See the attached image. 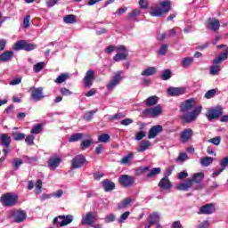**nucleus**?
I'll return each mask as SVG.
<instances>
[{"label":"nucleus","mask_w":228,"mask_h":228,"mask_svg":"<svg viewBox=\"0 0 228 228\" xmlns=\"http://www.w3.org/2000/svg\"><path fill=\"white\" fill-rule=\"evenodd\" d=\"M172 2L169 0H164L159 3V5L152 8L151 12V17H161L163 13H168L170 12V6Z\"/></svg>","instance_id":"1"},{"label":"nucleus","mask_w":228,"mask_h":228,"mask_svg":"<svg viewBox=\"0 0 228 228\" xmlns=\"http://www.w3.org/2000/svg\"><path fill=\"white\" fill-rule=\"evenodd\" d=\"M17 200H19V196L15 193L7 192L1 196L0 202L3 206H6L7 208H12V206H15L17 204Z\"/></svg>","instance_id":"2"},{"label":"nucleus","mask_w":228,"mask_h":228,"mask_svg":"<svg viewBox=\"0 0 228 228\" xmlns=\"http://www.w3.org/2000/svg\"><path fill=\"white\" fill-rule=\"evenodd\" d=\"M202 113V106L196 107L191 112H183L182 117L183 120L187 123L195 122L197 120V117Z\"/></svg>","instance_id":"3"},{"label":"nucleus","mask_w":228,"mask_h":228,"mask_svg":"<svg viewBox=\"0 0 228 228\" xmlns=\"http://www.w3.org/2000/svg\"><path fill=\"white\" fill-rule=\"evenodd\" d=\"M27 215L24 210H10L7 214V218H12L16 224H20L26 220Z\"/></svg>","instance_id":"4"},{"label":"nucleus","mask_w":228,"mask_h":228,"mask_svg":"<svg viewBox=\"0 0 228 228\" xmlns=\"http://www.w3.org/2000/svg\"><path fill=\"white\" fill-rule=\"evenodd\" d=\"M74 222V216L67 215V216H59L53 219L54 225H59L60 227H65V225H69Z\"/></svg>","instance_id":"5"},{"label":"nucleus","mask_w":228,"mask_h":228,"mask_svg":"<svg viewBox=\"0 0 228 228\" xmlns=\"http://www.w3.org/2000/svg\"><path fill=\"white\" fill-rule=\"evenodd\" d=\"M122 74H124V71L120 70L114 74L110 81L107 84V90L109 92H111L114 88L118 86L120 81H122Z\"/></svg>","instance_id":"6"},{"label":"nucleus","mask_w":228,"mask_h":228,"mask_svg":"<svg viewBox=\"0 0 228 228\" xmlns=\"http://www.w3.org/2000/svg\"><path fill=\"white\" fill-rule=\"evenodd\" d=\"M116 50L118 51L113 60L114 61H122V60H126L127 56L129 55V53L127 52V49L125 45H118L116 46Z\"/></svg>","instance_id":"7"},{"label":"nucleus","mask_w":228,"mask_h":228,"mask_svg":"<svg viewBox=\"0 0 228 228\" xmlns=\"http://www.w3.org/2000/svg\"><path fill=\"white\" fill-rule=\"evenodd\" d=\"M163 113V109L161 105H157L153 108L146 109L142 111L143 115L152 117V118H156V117H159Z\"/></svg>","instance_id":"8"},{"label":"nucleus","mask_w":228,"mask_h":228,"mask_svg":"<svg viewBox=\"0 0 228 228\" xmlns=\"http://www.w3.org/2000/svg\"><path fill=\"white\" fill-rule=\"evenodd\" d=\"M31 91V96L30 98L35 102H38V101H42L44 99V88L42 87H32L30 89Z\"/></svg>","instance_id":"9"},{"label":"nucleus","mask_w":228,"mask_h":228,"mask_svg":"<svg viewBox=\"0 0 228 228\" xmlns=\"http://www.w3.org/2000/svg\"><path fill=\"white\" fill-rule=\"evenodd\" d=\"M85 163H86V158H85V156H83L81 154L77 155L71 160V167L74 169L81 168V167H83V165H85Z\"/></svg>","instance_id":"10"},{"label":"nucleus","mask_w":228,"mask_h":228,"mask_svg":"<svg viewBox=\"0 0 228 228\" xmlns=\"http://www.w3.org/2000/svg\"><path fill=\"white\" fill-rule=\"evenodd\" d=\"M216 211L213 203L203 205L200 208L198 215H213Z\"/></svg>","instance_id":"11"},{"label":"nucleus","mask_w":228,"mask_h":228,"mask_svg":"<svg viewBox=\"0 0 228 228\" xmlns=\"http://www.w3.org/2000/svg\"><path fill=\"white\" fill-rule=\"evenodd\" d=\"M118 181L120 185L124 186L125 188H129V186L134 184V178L127 175H123L119 176Z\"/></svg>","instance_id":"12"},{"label":"nucleus","mask_w":228,"mask_h":228,"mask_svg":"<svg viewBox=\"0 0 228 228\" xmlns=\"http://www.w3.org/2000/svg\"><path fill=\"white\" fill-rule=\"evenodd\" d=\"M95 77V72L92 69L86 71V76L84 77V84L86 88H90L94 85V79Z\"/></svg>","instance_id":"13"},{"label":"nucleus","mask_w":228,"mask_h":228,"mask_svg":"<svg viewBox=\"0 0 228 228\" xmlns=\"http://www.w3.org/2000/svg\"><path fill=\"white\" fill-rule=\"evenodd\" d=\"M195 99L186 100L181 105V111L183 113H188V111H191V110H193V108H195Z\"/></svg>","instance_id":"14"},{"label":"nucleus","mask_w":228,"mask_h":228,"mask_svg":"<svg viewBox=\"0 0 228 228\" xmlns=\"http://www.w3.org/2000/svg\"><path fill=\"white\" fill-rule=\"evenodd\" d=\"M167 94L171 97H177L179 95H184V94H186V88L185 87H169L167 89Z\"/></svg>","instance_id":"15"},{"label":"nucleus","mask_w":228,"mask_h":228,"mask_svg":"<svg viewBox=\"0 0 228 228\" xmlns=\"http://www.w3.org/2000/svg\"><path fill=\"white\" fill-rule=\"evenodd\" d=\"M207 28L210 31H218L220 29V21L215 18H210L207 21Z\"/></svg>","instance_id":"16"},{"label":"nucleus","mask_w":228,"mask_h":228,"mask_svg":"<svg viewBox=\"0 0 228 228\" xmlns=\"http://www.w3.org/2000/svg\"><path fill=\"white\" fill-rule=\"evenodd\" d=\"M94 222L95 216L92 212L86 213L85 216H83L81 220L82 225H93Z\"/></svg>","instance_id":"17"},{"label":"nucleus","mask_w":228,"mask_h":228,"mask_svg":"<svg viewBox=\"0 0 228 228\" xmlns=\"http://www.w3.org/2000/svg\"><path fill=\"white\" fill-rule=\"evenodd\" d=\"M222 116V109L221 108H215L208 110L207 113V118L208 120H215V118H218V117Z\"/></svg>","instance_id":"18"},{"label":"nucleus","mask_w":228,"mask_h":228,"mask_svg":"<svg viewBox=\"0 0 228 228\" xmlns=\"http://www.w3.org/2000/svg\"><path fill=\"white\" fill-rule=\"evenodd\" d=\"M60 163H61V158L53 156L48 160V167L50 170H56L60 167Z\"/></svg>","instance_id":"19"},{"label":"nucleus","mask_w":228,"mask_h":228,"mask_svg":"<svg viewBox=\"0 0 228 228\" xmlns=\"http://www.w3.org/2000/svg\"><path fill=\"white\" fill-rule=\"evenodd\" d=\"M161 131H163V126L161 125L153 126L149 131L148 138L150 140H152V138H156L157 135L161 133Z\"/></svg>","instance_id":"20"},{"label":"nucleus","mask_w":228,"mask_h":228,"mask_svg":"<svg viewBox=\"0 0 228 228\" xmlns=\"http://www.w3.org/2000/svg\"><path fill=\"white\" fill-rule=\"evenodd\" d=\"M193 136V130L191 128H186L181 133V142L182 143H186V142H190Z\"/></svg>","instance_id":"21"},{"label":"nucleus","mask_w":228,"mask_h":228,"mask_svg":"<svg viewBox=\"0 0 228 228\" xmlns=\"http://www.w3.org/2000/svg\"><path fill=\"white\" fill-rule=\"evenodd\" d=\"M159 224V214L153 213L149 216V225H146L145 228H151L152 225H158Z\"/></svg>","instance_id":"22"},{"label":"nucleus","mask_w":228,"mask_h":228,"mask_svg":"<svg viewBox=\"0 0 228 228\" xmlns=\"http://www.w3.org/2000/svg\"><path fill=\"white\" fill-rule=\"evenodd\" d=\"M159 187L161 190H170L172 188V183H170V179L168 177L164 176L159 183Z\"/></svg>","instance_id":"23"},{"label":"nucleus","mask_w":228,"mask_h":228,"mask_svg":"<svg viewBox=\"0 0 228 228\" xmlns=\"http://www.w3.org/2000/svg\"><path fill=\"white\" fill-rule=\"evenodd\" d=\"M191 186H193V183H191V179H188L185 183H178L176 185V190H180L181 191H188Z\"/></svg>","instance_id":"24"},{"label":"nucleus","mask_w":228,"mask_h":228,"mask_svg":"<svg viewBox=\"0 0 228 228\" xmlns=\"http://www.w3.org/2000/svg\"><path fill=\"white\" fill-rule=\"evenodd\" d=\"M0 142L1 145H3L4 147H10V144L12 143V137H10L6 134H1Z\"/></svg>","instance_id":"25"},{"label":"nucleus","mask_w":228,"mask_h":228,"mask_svg":"<svg viewBox=\"0 0 228 228\" xmlns=\"http://www.w3.org/2000/svg\"><path fill=\"white\" fill-rule=\"evenodd\" d=\"M13 58V52L6 51L0 54V61L3 63H6V61H10Z\"/></svg>","instance_id":"26"},{"label":"nucleus","mask_w":228,"mask_h":228,"mask_svg":"<svg viewBox=\"0 0 228 228\" xmlns=\"http://www.w3.org/2000/svg\"><path fill=\"white\" fill-rule=\"evenodd\" d=\"M84 138H86V140L82 141L80 144L82 151H85V149H88V147L92 145V142H94L92 137H90V135L88 134L84 135Z\"/></svg>","instance_id":"27"},{"label":"nucleus","mask_w":228,"mask_h":228,"mask_svg":"<svg viewBox=\"0 0 228 228\" xmlns=\"http://www.w3.org/2000/svg\"><path fill=\"white\" fill-rule=\"evenodd\" d=\"M156 72H158V69H156V67H148L142 71L141 76H154Z\"/></svg>","instance_id":"28"},{"label":"nucleus","mask_w":228,"mask_h":228,"mask_svg":"<svg viewBox=\"0 0 228 228\" xmlns=\"http://www.w3.org/2000/svg\"><path fill=\"white\" fill-rule=\"evenodd\" d=\"M133 158H134V153L129 152L127 155L124 156L122 159L119 161L120 165H129L131 163Z\"/></svg>","instance_id":"29"},{"label":"nucleus","mask_w":228,"mask_h":228,"mask_svg":"<svg viewBox=\"0 0 228 228\" xmlns=\"http://www.w3.org/2000/svg\"><path fill=\"white\" fill-rule=\"evenodd\" d=\"M151 147V141H142L137 148V152H145Z\"/></svg>","instance_id":"30"},{"label":"nucleus","mask_w":228,"mask_h":228,"mask_svg":"<svg viewBox=\"0 0 228 228\" xmlns=\"http://www.w3.org/2000/svg\"><path fill=\"white\" fill-rule=\"evenodd\" d=\"M159 101V98L158 96H150L144 101V102L147 106H156Z\"/></svg>","instance_id":"31"},{"label":"nucleus","mask_w":228,"mask_h":228,"mask_svg":"<svg viewBox=\"0 0 228 228\" xmlns=\"http://www.w3.org/2000/svg\"><path fill=\"white\" fill-rule=\"evenodd\" d=\"M102 184L105 191H111V190H115V183L110 180H104Z\"/></svg>","instance_id":"32"},{"label":"nucleus","mask_w":228,"mask_h":228,"mask_svg":"<svg viewBox=\"0 0 228 228\" xmlns=\"http://www.w3.org/2000/svg\"><path fill=\"white\" fill-rule=\"evenodd\" d=\"M193 63V57H184L181 61V65L183 69H188V67L191 66Z\"/></svg>","instance_id":"33"},{"label":"nucleus","mask_w":228,"mask_h":228,"mask_svg":"<svg viewBox=\"0 0 228 228\" xmlns=\"http://www.w3.org/2000/svg\"><path fill=\"white\" fill-rule=\"evenodd\" d=\"M205 177L204 173H196L192 175V178L191 179V183H196L197 184L200 183Z\"/></svg>","instance_id":"34"},{"label":"nucleus","mask_w":228,"mask_h":228,"mask_svg":"<svg viewBox=\"0 0 228 228\" xmlns=\"http://www.w3.org/2000/svg\"><path fill=\"white\" fill-rule=\"evenodd\" d=\"M133 202V200L131 198H126L123 200L118 205V209H126V208H128L129 204Z\"/></svg>","instance_id":"35"},{"label":"nucleus","mask_w":228,"mask_h":228,"mask_svg":"<svg viewBox=\"0 0 228 228\" xmlns=\"http://www.w3.org/2000/svg\"><path fill=\"white\" fill-rule=\"evenodd\" d=\"M228 55L225 53H221L219 56L214 59V63L215 65H218L222 63V61H225L227 60Z\"/></svg>","instance_id":"36"},{"label":"nucleus","mask_w":228,"mask_h":228,"mask_svg":"<svg viewBox=\"0 0 228 228\" xmlns=\"http://www.w3.org/2000/svg\"><path fill=\"white\" fill-rule=\"evenodd\" d=\"M86 134L83 133H77L75 134H72L70 138L69 139V142H79V140H82V138H85Z\"/></svg>","instance_id":"37"},{"label":"nucleus","mask_w":228,"mask_h":228,"mask_svg":"<svg viewBox=\"0 0 228 228\" xmlns=\"http://www.w3.org/2000/svg\"><path fill=\"white\" fill-rule=\"evenodd\" d=\"M63 21L65 24H74L76 22V15L74 14H69L64 16Z\"/></svg>","instance_id":"38"},{"label":"nucleus","mask_w":228,"mask_h":228,"mask_svg":"<svg viewBox=\"0 0 228 228\" xmlns=\"http://www.w3.org/2000/svg\"><path fill=\"white\" fill-rule=\"evenodd\" d=\"M201 167H209L213 163V158L211 157H205L200 159Z\"/></svg>","instance_id":"39"},{"label":"nucleus","mask_w":228,"mask_h":228,"mask_svg":"<svg viewBox=\"0 0 228 228\" xmlns=\"http://www.w3.org/2000/svg\"><path fill=\"white\" fill-rule=\"evenodd\" d=\"M24 40H20L16 42L12 46L13 51H24Z\"/></svg>","instance_id":"40"},{"label":"nucleus","mask_w":228,"mask_h":228,"mask_svg":"<svg viewBox=\"0 0 228 228\" xmlns=\"http://www.w3.org/2000/svg\"><path fill=\"white\" fill-rule=\"evenodd\" d=\"M97 113V110H90L85 113L84 115V120H86L87 122H90L92 118H94V115Z\"/></svg>","instance_id":"41"},{"label":"nucleus","mask_w":228,"mask_h":228,"mask_svg":"<svg viewBox=\"0 0 228 228\" xmlns=\"http://www.w3.org/2000/svg\"><path fill=\"white\" fill-rule=\"evenodd\" d=\"M69 77V74H61L55 79V83H57V85H61V83H65Z\"/></svg>","instance_id":"42"},{"label":"nucleus","mask_w":228,"mask_h":228,"mask_svg":"<svg viewBox=\"0 0 228 228\" xmlns=\"http://www.w3.org/2000/svg\"><path fill=\"white\" fill-rule=\"evenodd\" d=\"M110 134H102L98 136V142H100L102 143H108V142H110Z\"/></svg>","instance_id":"43"},{"label":"nucleus","mask_w":228,"mask_h":228,"mask_svg":"<svg viewBox=\"0 0 228 228\" xmlns=\"http://www.w3.org/2000/svg\"><path fill=\"white\" fill-rule=\"evenodd\" d=\"M30 133L32 134H40V133H42V125L40 124L34 125Z\"/></svg>","instance_id":"44"},{"label":"nucleus","mask_w":228,"mask_h":228,"mask_svg":"<svg viewBox=\"0 0 228 228\" xmlns=\"http://www.w3.org/2000/svg\"><path fill=\"white\" fill-rule=\"evenodd\" d=\"M12 138L15 142H20L26 138V134L21 133H12Z\"/></svg>","instance_id":"45"},{"label":"nucleus","mask_w":228,"mask_h":228,"mask_svg":"<svg viewBox=\"0 0 228 228\" xmlns=\"http://www.w3.org/2000/svg\"><path fill=\"white\" fill-rule=\"evenodd\" d=\"M158 174H161V168L154 167L147 174V177H154V175H158Z\"/></svg>","instance_id":"46"},{"label":"nucleus","mask_w":228,"mask_h":228,"mask_svg":"<svg viewBox=\"0 0 228 228\" xmlns=\"http://www.w3.org/2000/svg\"><path fill=\"white\" fill-rule=\"evenodd\" d=\"M161 77L164 81H168V79L172 77V71H170V69H165L162 72Z\"/></svg>","instance_id":"47"},{"label":"nucleus","mask_w":228,"mask_h":228,"mask_svg":"<svg viewBox=\"0 0 228 228\" xmlns=\"http://www.w3.org/2000/svg\"><path fill=\"white\" fill-rule=\"evenodd\" d=\"M34 49H37V45L25 41L23 51H34Z\"/></svg>","instance_id":"48"},{"label":"nucleus","mask_w":228,"mask_h":228,"mask_svg":"<svg viewBox=\"0 0 228 228\" xmlns=\"http://www.w3.org/2000/svg\"><path fill=\"white\" fill-rule=\"evenodd\" d=\"M22 165V159H14L12 161V168L13 170H19V167Z\"/></svg>","instance_id":"49"},{"label":"nucleus","mask_w":228,"mask_h":228,"mask_svg":"<svg viewBox=\"0 0 228 228\" xmlns=\"http://www.w3.org/2000/svg\"><path fill=\"white\" fill-rule=\"evenodd\" d=\"M44 67H45V62H38L34 65V72H40L44 69Z\"/></svg>","instance_id":"50"},{"label":"nucleus","mask_w":228,"mask_h":228,"mask_svg":"<svg viewBox=\"0 0 228 228\" xmlns=\"http://www.w3.org/2000/svg\"><path fill=\"white\" fill-rule=\"evenodd\" d=\"M131 215V212L126 211L124 214L121 215L119 219L118 220V224H124L126 220V218H129V216Z\"/></svg>","instance_id":"51"},{"label":"nucleus","mask_w":228,"mask_h":228,"mask_svg":"<svg viewBox=\"0 0 228 228\" xmlns=\"http://www.w3.org/2000/svg\"><path fill=\"white\" fill-rule=\"evenodd\" d=\"M141 13H142V11H140V9H134L130 13H128V17L130 19H136L138 15H140Z\"/></svg>","instance_id":"52"},{"label":"nucleus","mask_w":228,"mask_h":228,"mask_svg":"<svg viewBox=\"0 0 228 228\" xmlns=\"http://www.w3.org/2000/svg\"><path fill=\"white\" fill-rule=\"evenodd\" d=\"M220 72V67L218 65H213L210 67V74L216 76Z\"/></svg>","instance_id":"53"},{"label":"nucleus","mask_w":228,"mask_h":228,"mask_svg":"<svg viewBox=\"0 0 228 228\" xmlns=\"http://www.w3.org/2000/svg\"><path fill=\"white\" fill-rule=\"evenodd\" d=\"M208 142V143H213L214 145H220L222 138H220V136H216L212 139H209Z\"/></svg>","instance_id":"54"},{"label":"nucleus","mask_w":228,"mask_h":228,"mask_svg":"<svg viewBox=\"0 0 228 228\" xmlns=\"http://www.w3.org/2000/svg\"><path fill=\"white\" fill-rule=\"evenodd\" d=\"M216 95V89H211L205 94L206 99H213V96Z\"/></svg>","instance_id":"55"},{"label":"nucleus","mask_w":228,"mask_h":228,"mask_svg":"<svg viewBox=\"0 0 228 228\" xmlns=\"http://www.w3.org/2000/svg\"><path fill=\"white\" fill-rule=\"evenodd\" d=\"M42 193V180H37L36 183V195Z\"/></svg>","instance_id":"56"},{"label":"nucleus","mask_w":228,"mask_h":228,"mask_svg":"<svg viewBox=\"0 0 228 228\" xmlns=\"http://www.w3.org/2000/svg\"><path fill=\"white\" fill-rule=\"evenodd\" d=\"M115 218H117V216H115L114 214H110L105 216L104 220L106 224H111V222H115Z\"/></svg>","instance_id":"57"},{"label":"nucleus","mask_w":228,"mask_h":228,"mask_svg":"<svg viewBox=\"0 0 228 228\" xmlns=\"http://www.w3.org/2000/svg\"><path fill=\"white\" fill-rule=\"evenodd\" d=\"M188 159V155L185 152H181L177 157L176 161L184 162Z\"/></svg>","instance_id":"58"},{"label":"nucleus","mask_w":228,"mask_h":228,"mask_svg":"<svg viewBox=\"0 0 228 228\" xmlns=\"http://www.w3.org/2000/svg\"><path fill=\"white\" fill-rule=\"evenodd\" d=\"M139 6L142 10H147V8H149V1H147V0H140L139 1Z\"/></svg>","instance_id":"59"},{"label":"nucleus","mask_w":228,"mask_h":228,"mask_svg":"<svg viewBox=\"0 0 228 228\" xmlns=\"http://www.w3.org/2000/svg\"><path fill=\"white\" fill-rule=\"evenodd\" d=\"M35 137L33 135H28L26 138H25V142L28 145H35Z\"/></svg>","instance_id":"60"},{"label":"nucleus","mask_w":228,"mask_h":228,"mask_svg":"<svg viewBox=\"0 0 228 228\" xmlns=\"http://www.w3.org/2000/svg\"><path fill=\"white\" fill-rule=\"evenodd\" d=\"M167 51H168V46L167 45H163L159 50V54H160V56H165V54H167Z\"/></svg>","instance_id":"61"},{"label":"nucleus","mask_w":228,"mask_h":228,"mask_svg":"<svg viewBox=\"0 0 228 228\" xmlns=\"http://www.w3.org/2000/svg\"><path fill=\"white\" fill-rule=\"evenodd\" d=\"M30 20H31V16H29V15H27L23 19V26H24V28H28L29 27Z\"/></svg>","instance_id":"62"},{"label":"nucleus","mask_w":228,"mask_h":228,"mask_svg":"<svg viewBox=\"0 0 228 228\" xmlns=\"http://www.w3.org/2000/svg\"><path fill=\"white\" fill-rule=\"evenodd\" d=\"M220 165H221V167L225 170V167H227V165H228V156L225 157V158H224V159L220 161Z\"/></svg>","instance_id":"63"},{"label":"nucleus","mask_w":228,"mask_h":228,"mask_svg":"<svg viewBox=\"0 0 228 228\" xmlns=\"http://www.w3.org/2000/svg\"><path fill=\"white\" fill-rule=\"evenodd\" d=\"M61 95H66V96L72 95V92H70V90H69V89H67L65 87H62L61 89Z\"/></svg>","instance_id":"64"}]
</instances>
